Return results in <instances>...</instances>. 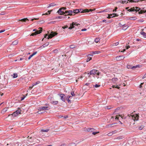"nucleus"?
Here are the masks:
<instances>
[{"label":"nucleus","mask_w":146,"mask_h":146,"mask_svg":"<svg viewBox=\"0 0 146 146\" xmlns=\"http://www.w3.org/2000/svg\"><path fill=\"white\" fill-rule=\"evenodd\" d=\"M144 21L143 19L140 20H139V21L140 22H143Z\"/></svg>","instance_id":"338daca9"},{"label":"nucleus","mask_w":146,"mask_h":146,"mask_svg":"<svg viewBox=\"0 0 146 146\" xmlns=\"http://www.w3.org/2000/svg\"><path fill=\"white\" fill-rule=\"evenodd\" d=\"M21 113L20 110H17L16 111L12 114V115L13 117H16Z\"/></svg>","instance_id":"6e6552de"},{"label":"nucleus","mask_w":146,"mask_h":146,"mask_svg":"<svg viewBox=\"0 0 146 146\" xmlns=\"http://www.w3.org/2000/svg\"><path fill=\"white\" fill-rule=\"evenodd\" d=\"M128 116L129 119L133 120L134 121H137L138 120L139 116L138 115L135 114V115H128Z\"/></svg>","instance_id":"f03ea898"},{"label":"nucleus","mask_w":146,"mask_h":146,"mask_svg":"<svg viewBox=\"0 0 146 146\" xmlns=\"http://www.w3.org/2000/svg\"><path fill=\"white\" fill-rule=\"evenodd\" d=\"M18 43V41L17 40H15L12 43V44L13 45H17Z\"/></svg>","instance_id":"6ab92c4d"},{"label":"nucleus","mask_w":146,"mask_h":146,"mask_svg":"<svg viewBox=\"0 0 146 146\" xmlns=\"http://www.w3.org/2000/svg\"><path fill=\"white\" fill-rule=\"evenodd\" d=\"M78 25H80L79 24L77 23L73 22L71 24H70V27H69L68 29H72V28L75 27V26H78Z\"/></svg>","instance_id":"423d86ee"},{"label":"nucleus","mask_w":146,"mask_h":146,"mask_svg":"<svg viewBox=\"0 0 146 146\" xmlns=\"http://www.w3.org/2000/svg\"><path fill=\"white\" fill-rule=\"evenodd\" d=\"M140 9L138 7H133L131 8L130 9H129L127 10V11L129 12H132V11H136L139 12H139L141 10H140Z\"/></svg>","instance_id":"20e7f679"},{"label":"nucleus","mask_w":146,"mask_h":146,"mask_svg":"<svg viewBox=\"0 0 146 146\" xmlns=\"http://www.w3.org/2000/svg\"><path fill=\"white\" fill-rule=\"evenodd\" d=\"M46 106H41L39 107L38 109V110H39L40 111L42 110H48L50 109L49 108V104H46Z\"/></svg>","instance_id":"39448f33"},{"label":"nucleus","mask_w":146,"mask_h":146,"mask_svg":"<svg viewBox=\"0 0 146 146\" xmlns=\"http://www.w3.org/2000/svg\"><path fill=\"white\" fill-rule=\"evenodd\" d=\"M65 14H67V13H68L67 14V15H75V14H74V13H73V11H72V10H69L68 11H65Z\"/></svg>","instance_id":"0eeeda50"},{"label":"nucleus","mask_w":146,"mask_h":146,"mask_svg":"<svg viewBox=\"0 0 146 146\" xmlns=\"http://www.w3.org/2000/svg\"><path fill=\"white\" fill-rule=\"evenodd\" d=\"M68 146H76V144L74 143H72L69 144Z\"/></svg>","instance_id":"2f4dec72"},{"label":"nucleus","mask_w":146,"mask_h":146,"mask_svg":"<svg viewBox=\"0 0 146 146\" xmlns=\"http://www.w3.org/2000/svg\"><path fill=\"white\" fill-rule=\"evenodd\" d=\"M100 53L99 51H93L91 52V54H98Z\"/></svg>","instance_id":"412c9836"},{"label":"nucleus","mask_w":146,"mask_h":146,"mask_svg":"<svg viewBox=\"0 0 146 146\" xmlns=\"http://www.w3.org/2000/svg\"><path fill=\"white\" fill-rule=\"evenodd\" d=\"M146 77V74H145V75L142 77V79H144Z\"/></svg>","instance_id":"774afa93"},{"label":"nucleus","mask_w":146,"mask_h":146,"mask_svg":"<svg viewBox=\"0 0 146 146\" xmlns=\"http://www.w3.org/2000/svg\"><path fill=\"white\" fill-rule=\"evenodd\" d=\"M5 31V29H3V30H1L0 31V33H2V32H4Z\"/></svg>","instance_id":"680f3d73"},{"label":"nucleus","mask_w":146,"mask_h":146,"mask_svg":"<svg viewBox=\"0 0 146 146\" xmlns=\"http://www.w3.org/2000/svg\"><path fill=\"white\" fill-rule=\"evenodd\" d=\"M115 88H117V89H119L120 88V87H119L118 86V85H115Z\"/></svg>","instance_id":"0e129e2a"},{"label":"nucleus","mask_w":146,"mask_h":146,"mask_svg":"<svg viewBox=\"0 0 146 146\" xmlns=\"http://www.w3.org/2000/svg\"><path fill=\"white\" fill-rule=\"evenodd\" d=\"M68 27L67 26H64V27H62V28H63V29H65V28H67Z\"/></svg>","instance_id":"69168bd1"},{"label":"nucleus","mask_w":146,"mask_h":146,"mask_svg":"<svg viewBox=\"0 0 146 146\" xmlns=\"http://www.w3.org/2000/svg\"><path fill=\"white\" fill-rule=\"evenodd\" d=\"M118 79L117 78H113L112 79V80L113 82L114 83H115L117 81Z\"/></svg>","instance_id":"5701e85b"},{"label":"nucleus","mask_w":146,"mask_h":146,"mask_svg":"<svg viewBox=\"0 0 146 146\" xmlns=\"http://www.w3.org/2000/svg\"><path fill=\"white\" fill-rule=\"evenodd\" d=\"M139 66L138 65H136L135 66H133L131 67V68L132 69H134L137 67H139Z\"/></svg>","instance_id":"58836bf2"},{"label":"nucleus","mask_w":146,"mask_h":146,"mask_svg":"<svg viewBox=\"0 0 146 146\" xmlns=\"http://www.w3.org/2000/svg\"><path fill=\"white\" fill-rule=\"evenodd\" d=\"M91 56H92V54H88V58L87 60V62H88L92 60V58Z\"/></svg>","instance_id":"ddd939ff"},{"label":"nucleus","mask_w":146,"mask_h":146,"mask_svg":"<svg viewBox=\"0 0 146 146\" xmlns=\"http://www.w3.org/2000/svg\"><path fill=\"white\" fill-rule=\"evenodd\" d=\"M146 13V10L144 11V10H141L140 12H139V14H142L143 13Z\"/></svg>","instance_id":"a19ab883"},{"label":"nucleus","mask_w":146,"mask_h":146,"mask_svg":"<svg viewBox=\"0 0 146 146\" xmlns=\"http://www.w3.org/2000/svg\"><path fill=\"white\" fill-rule=\"evenodd\" d=\"M58 95L60 97V99L63 102L65 101L66 97L64 94H58Z\"/></svg>","instance_id":"9d476101"},{"label":"nucleus","mask_w":146,"mask_h":146,"mask_svg":"<svg viewBox=\"0 0 146 146\" xmlns=\"http://www.w3.org/2000/svg\"><path fill=\"white\" fill-rule=\"evenodd\" d=\"M110 15V16H111V18H112V17H115V16H114V14L113 13L112 14H111Z\"/></svg>","instance_id":"603ef678"},{"label":"nucleus","mask_w":146,"mask_h":146,"mask_svg":"<svg viewBox=\"0 0 146 146\" xmlns=\"http://www.w3.org/2000/svg\"><path fill=\"white\" fill-rule=\"evenodd\" d=\"M71 97V96H67L66 98V99L67 100V101H68V103H70L71 101L70 100L69 98H70Z\"/></svg>","instance_id":"a211bd4d"},{"label":"nucleus","mask_w":146,"mask_h":146,"mask_svg":"<svg viewBox=\"0 0 146 146\" xmlns=\"http://www.w3.org/2000/svg\"><path fill=\"white\" fill-rule=\"evenodd\" d=\"M52 11H52H48V13L47 12V13H45L42 14V15H48V14H50L51 11Z\"/></svg>","instance_id":"72a5a7b5"},{"label":"nucleus","mask_w":146,"mask_h":146,"mask_svg":"<svg viewBox=\"0 0 146 146\" xmlns=\"http://www.w3.org/2000/svg\"><path fill=\"white\" fill-rule=\"evenodd\" d=\"M119 116L121 117V118H122V117L120 115H117L115 116V119H119Z\"/></svg>","instance_id":"4c0bfd02"},{"label":"nucleus","mask_w":146,"mask_h":146,"mask_svg":"<svg viewBox=\"0 0 146 146\" xmlns=\"http://www.w3.org/2000/svg\"><path fill=\"white\" fill-rule=\"evenodd\" d=\"M37 53V52H35L33 53L32 55H33V56H34L35 54H36Z\"/></svg>","instance_id":"6e6d98bb"},{"label":"nucleus","mask_w":146,"mask_h":146,"mask_svg":"<svg viewBox=\"0 0 146 146\" xmlns=\"http://www.w3.org/2000/svg\"><path fill=\"white\" fill-rule=\"evenodd\" d=\"M57 33L56 32L54 31H51L50 33L49 34V35L48 36H47L48 34H46L44 36V38H47L48 39L51 38L55 35H57Z\"/></svg>","instance_id":"f257e3e1"},{"label":"nucleus","mask_w":146,"mask_h":146,"mask_svg":"<svg viewBox=\"0 0 146 146\" xmlns=\"http://www.w3.org/2000/svg\"><path fill=\"white\" fill-rule=\"evenodd\" d=\"M71 94L72 95V96H75V94L74 92H71Z\"/></svg>","instance_id":"3c124183"},{"label":"nucleus","mask_w":146,"mask_h":146,"mask_svg":"<svg viewBox=\"0 0 146 146\" xmlns=\"http://www.w3.org/2000/svg\"><path fill=\"white\" fill-rule=\"evenodd\" d=\"M64 16H63V17H64L65 18H63V19H66L67 18V17H66V16L67 15V14H64Z\"/></svg>","instance_id":"13d9d810"},{"label":"nucleus","mask_w":146,"mask_h":146,"mask_svg":"<svg viewBox=\"0 0 146 146\" xmlns=\"http://www.w3.org/2000/svg\"><path fill=\"white\" fill-rule=\"evenodd\" d=\"M113 135V134L111 132H110L108 134V136H111L112 135Z\"/></svg>","instance_id":"de8ad7c7"},{"label":"nucleus","mask_w":146,"mask_h":146,"mask_svg":"<svg viewBox=\"0 0 146 146\" xmlns=\"http://www.w3.org/2000/svg\"><path fill=\"white\" fill-rule=\"evenodd\" d=\"M57 4L54 3H52L49 4V5L47 7V8H48L51 7H54L55 5H57Z\"/></svg>","instance_id":"2eb2a0df"},{"label":"nucleus","mask_w":146,"mask_h":146,"mask_svg":"<svg viewBox=\"0 0 146 146\" xmlns=\"http://www.w3.org/2000/svg\"><path fill=\"white\" fill-rule=\"evenodd\" d=\"M40 83V82L38 81L37 82H36L35 83H33V85H32L33 86H35V85L39 84Z\"/></svg>","instance_id":"e433bc0d"},{"label":"nucleus","mask_w":146,"mask_h":146,"mask_svg":"<svg viewBox=\"0 0 146 146\" xmlns=\"http://www.w3.org/2000/svg\"><path fill=\"white\" fill-rule=\"evenodd\" d=\"M22 21L23 22H26L27 21H29V19L27 18H24L22 19Z\"/></svg>","instance_id":"cd10ccee"},{"label":"nucleus","mask_w":146,"mask_h":146,"mask_svg":"<svg viewBox=\"0 0 146 146\" xmlns=\"http://www.w3.org/2000/svg\"><path fill=\"white\" fill-rule=\"evenodd\" d=\"M97 72L96 74L97 75L99 76L100 74V72H99L98 70H97Z\"/></svg>","instance_id":"bf43d9fd"},{"label":"nucleus","mask_w":146,"mask_h":146,"mask_svg":"<svg viewBox=\"0 0 146 146\" xmlns=\"http://www.w3.org/2000/svg\"><path fill=\"white\" fill-rule=\"evenodd\" d=\"M79 12V11L78 9H74L73 11V13H74V14H75V13L76 14Z\"/></svg>","instance_id":"aec40b11"},{"label":"nucleus","mask_w":146,"mask_h":146,"mask_svg":"<svg viewBox=\"0 0 146 146\" xmlns=\"http://www.w3.org/2000/svg\"><path fill=\"white\" fill-rule=\"evenodd\" d=\"M39 29H40L39 30H38L36 29H34L33 30V31H35V32L34 33H33L31 35V36H34L38 34H40V33L42 31V28L40 27L39 28Z\"/></svg>","instance_id":"7ed1b4c3"},{"label":"nucleus","mask_w":146,"mask_h":146,"mask_svg":"<svg viewBox=\"0 0 146 146\" xmlns=\"http://www.w3.org/2000/svg\"><path fill=\"white\" fill-rule=\"evenodd\" d=\"M138 127L139 130H141L144 128V126L143 125H138Z\"/></svg>","instance_id":"dca6fc26"},{"label":"nucleus","mask_w":146,"mask_h":146,"mask_svg":"<svg viewBox=\"0 0 146 146\" xmlns=\"http://www.w3.org/2000/svg\"><path fill=\"white\" fill-rule=\"evenodd\" d=\"M33 55H32V54L28 58V59L29 60L31 58L33 57Z\"/></svg>","instance_id":"052dcab7"},{"label":"nucleus","mask_w":146,"mask_h":146,"mask_svg":"<svg viewBox=\"0 0 146 146\" xmlns=\"http://www.w3.org/2000/svg\"><path fill=\"white\" fill-rule=\"evenodd\" d=\"M115 124V123H112L107 125H106V127L107 128H108L110 127H113L114 126V125Z\"/></svg>","instance_id":"4468645a"},{"label":"nucleus","mask_w":146,"mask_h":146,"mask_svg":"<svg viewBox=\"0 0 146 146\" xmlns=\"http://www.w3.org/2000/svg\"><path fill=\"white\" fill-rule=\"evenodd\" d=\"M79 12L81 13L85 12H84V10L82 9H79Z\"/></svg>","instance_id":"37998d69"},{"label":"nucleus","mask_w":146,"mask_h":146,"mask_svg":"<svg viewBox=\"0 0 146 146\" xmlns=\"http://www.w3.org/2000/svg\"><path fill=\"white\" fill-rule=\"evenodd\" d=\"M119 43L118 42H116L113 44V45H112V46H117L118 44Z\"/></svg>","instance_id":"8fccbe9b"},{"label":"nucleus","mask_w":146,"mask_h":146,"mask_svg":"<svg viewBox=\"0 0 146 146\" xmlns=\"http://www.w3.org/2000/svg\"><path fill=\"white\" fill-rule=\"evenodd\" d=\"M141 35H142L144 37L146 38V33L143 31H141L140 32Z\"/></svg>","instance_id":"4be33fe9"},{"label":"nucleus","mask_w":146,"mask_h":146,"mask_svg":"<svg viewBox=\"0 0 146 146\" xmlns=\"http://www.w3.org/2000/svg\"><path fill=\"white\" fill-rule=\"evenodd\" d=\"M112 108V107L111 106H106L105 108L106 109L108 110H109Z\"/></svg>","instance_id":"473e14b6"},{"label":"nucleus","mask_w":146,"mask_h":146,"mask_svg":"<svg viewBox=\"0 0 146 146\" xmlns=\"http://www.w3.org/2000/svg\"><path fill=\"white\" fill-rule=\"evenodd\" d=\"M75 46L74 45H72L70 46V48H75Z\"/></svg>","instance_id":"c03bdc74"},{"label":"nucleus","mask_w":146,"mask_h":146,"mask_svg":"<svg viewBox=\"0 0 146 146\" xmlns=\"http://www.w3.org/2000/svg\"><path fill=\"white\" fill-rule=\"evenodd\" d=\"M58 103V101H52L51 102V104L54 105H56Z\"/></svg>","instance_id":"bb28decb"},{"label":"nucleus","mask_w":146,"mask_h":146,"mask_svg":"<svg viewBox=\"0 0 146 146\" xmlns=\"http://www.w3.org/2000/svg\"><path fill=\"white\" fill-rule=\"evenodd\" d=\"M8 108H5L3 109L1 111V113H4L7 110Z\"/></svg>","instance_id":"b1692460"},{"label":"nucleus","mask_w":146,"mask_h":146,"mask_svg":"<svg viewBox=\"0 0 146 146\" xmlns=\"http://www.w3.org/2000/svg\"><path fill=\"white\" fill-rule=\"evenodd\" d=\"M93 86L95 88H98L100 86V85H98V84H96L95 85H93Z\"/></svg>","instance_id":"a18cd8bd"},{"label":"nucleus","mask_w":146,"mask_h":146,"mask_svg":"<svg viewBox=\"0 0 146 146\" xmlns=\"http://www.w3.org/2000/svg\"><path fill=\"white\" fill-rule=\"evenodd\" d=\"M100 39L99 38H96L94 40V41L96 43H98L100 41Z\"/></svg>","instance_id":"c9c22d12"},{"label":"nucleus","mask_w":146,"mask_h":146,"mask_svg":"<svg viewBox=\"0 0 146 146\" xmlns=\"http://www.w3.org/2000/svg\"><path fill=\"white\" fill-rule=\"evenodd\" d=\"M13 78H17L18 76V74L17 73H14L13 74Z\"/></svg>","instance_id":"7c9ffc66"},{"label":"nucleus","mask_w":146,"mask_h":146,"mask_svg":"<svg viewBox=\"0 0 146 146\" xmlns=\"http://www.w3.org/2000/svg\"><path fill=\"white\" fill-rule=\"evenodd\" d=\"M25 96H24L23 97L21 98V101L23 100L24 99V98H25Z\"/></svg>","instance_id":"e2e57ef3"},{"label":"nucleus","mask_w":146,"mask_h":146,"mask_svg":"<svg viewBox=\"0 0 146 146\" xmlns=\"http://www.w3.org/2000/svg\"><path fill=\"white\" fill-rule=\"evenodd\" d=\"M123 138V137L122 136H120L118 137H117L116 139L118 140H119Z\"/></svg>","instance_id":"ea45409f"},{"label":"nucleus","mask_w":146,"mask_h":146,"mask_svg":"<svg viewBox=\"0 0 146 146\" xmlns=\"http://www.w3.org/2000/svg\"><path fill=\"white\" fill-rule=\"evenodd\" d=\"M124 27L123 28H122V29L124 31H125V30L127 29V28H128V27Z\"/></svg>","instance_id":"864d4df0"},{"label":"nucleus","mask_w":146,"mask_h":146,"mask_svg":"<svg viewBox=\"0 0 146 146\" xmlns=\"http://www.w3.org/2000/svg\"><path fill=\"white\" fill-rule=\"evenodd\" d=\"M12 145L11 143H10L9 144L7 143L6 146H12Z\"/></svg>","instance_id":"5fc2aeb1"},{"label":"nucleus","mask_w":146,"mask_h":146,"mask_svg":"<svg viewBox=\"0 0 146 146\" xmlns=\"http://www.w3.org/2000/svg\"><path fill=\"white\" fill-rule=\"evenodd\" d=\"M125 57L123 56H119L116 57V60H117L123 59Z\"/></svg>","instance_id":"9b49d317"},{"label":"nucleus","mask_w":146,"mask_h":146,"mask_svg":"<svg viewBox=\"0 0 146 146\" xmlns=\"http://www.w3.org/2000/svg\"><path fill=\"white\" fill-rule=\"evenodd\" d=\"M62 9H60L57 11V13L60 15H64L65 14V12L62 11Z\"/></svg>","instance_id":"f8f14e48"},{"label":"nucleus","mask_w":146,"mask_h":146,"mask_svg":"<svg viewBox=\"0 0 146 146\" xmlns=\"http://www.w3.org/2000/svg\"><path fill=\"white\" fill-rule=\"evenodd\" d=\"M129 19L131 20H135L136 19V18L135 17H130Z\"/></svg>","instance_id":"c85d7f7f"},{"label":"nucleus","mask_w":146,"mask_h":146,"mask_svg":"<svg viewBox=\"0 0 146 146\" xmlns=\"http://www.w3.org/2000/svg\"><path fill=\"white\" fill-rule=\"evenodd\" d=\"M97 72V70H96L95 69H93L91 70L90 72L88 73V74L89 75H94L96 74Z\"/></svg>","instance_id":"1a4fd4ad"},{"label":"nucleus","mask_w":146,"mask_h":146,"mask_svg":"<svg viewBox=\"0 0 146 146\" xmlns=\"http://www.w3.org/2000/svg\"><path fill=\"white\" fill-rule=\"evenodd\" d=\"M49 129H42L41 130V131L42 132H47L48 131H49Z\"/></svg>","instance_id":"f704fd0d"},{"label":"nucleus","mask_w":146,"mask_h":146,"mask_svg":"<svg viewBox=\"0 0 146 146\" xmlns=\"http://www.w3.org/2000/svg\"><path fill=\"white\" fill-rule=\"evenodd\" d=\"M38 23L40 24H43L44 22V21L43 20H42L38 22Z\"/></svg>","instance_id":"79ce46f5"},{"label":"nucleus","mask_w":146,"mask_h":146,"mask_svg":"<svg viewBox=\"0 0 146 146\" xmlns=\"http://www.w3.org/2000/svg\"><path fill=\"white\" fill-rule=\"evenodd\" d=\"M49 44V42H46L43 44L42 46H43V47L44 48L47 46Z\"/></svg>","instance_id":"c756f323"},{"label":"nucleus","mask_w":146,"mask_h":146,"mask_svg":"<svg viewBox=\"0 0 146 146\" xmlns=\"http://www.w3.org/2000/svg\"><path fill=\"white\" fill-rule=\"evenodd\" d=\"M98 132H93L92 134L94 135H95Z\"/></svg>","instance_id":"4d7b16f0"},{"label":"nucleus","mask_w":146,"mask_h":146,"mask_svg":"<svg viewBox=\"0 0 146 146\" xmlns=\"http://www.w3.org/2000/svg\"><path fill=\"white\" fill-rule=\"evenodd\" d=\"M57 18L59 19H63V18H65L64 17H63L62 16H58V17H56Z\"/></svg>","instance_id":"49530a36"},{"label":"nucleus","mask_w":146,"mask_h":146,"mask_svg":"<svg viewBox=\"0 0 146 146\" xmlns=\"http://www.w3.org/2000/svg\"><path fill=\"white\" fill-rule=\"evenodd\" d=\"M94 130V129L92 128H88L87 129V131L89 132H93Z\"/></svg>","instance_id":"f3484780"},{"label":"nucleus","mask_w":146,"mask_h":146,"mask_svg":"<svg viewBox=\"0 0 146 146\" xmlns=\"http://www.w3.org/2000/svg\"><path fill=\"white\" fill-rule=\"evenodd\" d=\"M118 131L117 130H114L113 131H112V133L113 134L115 133H117Z\"/></svg>","instance_id":"09e8293b"},{"label":"nucleus","mask_w":146,"mask_h":146,"mask_svg":"<svg viewBox=\"0 0 146 146\" xmlns=\"http://www.w3.org/2000/svg\"><path fill=\"white\" fill-rule=\"evenodd\" d=\"M128 1H130V0H123L122 1L123 4L127 3H128Z\"/></svg>","instance_id":"a878e982"},{"label":"nucleus","mask_w":146,"mask_h":146,"mask_svg":"<svg viewBox=\"0 0 146 146\" xmlns=\"http://www.w3.org/2000/svg\"><path fill=\"white\" fill-rule=\"evenodd\" d=\"M93 11V10L92 9H90L88 10V9H86L84 10V12H89L90 11Z\"/></svg>","instance_id":"393cba45"}]
</instances>
